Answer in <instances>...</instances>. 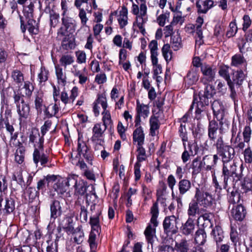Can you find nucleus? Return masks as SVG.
<instances>
[{
  "mask_svg": "<svg viewBox=\"0 0 252 252\" xmlns=\"http://www.w3.org/2000/svg\"><path fill=\"white\" fill-rule=\"evenodd\" d=\"M247 77V69H238L232 70L228 86L230 91V97L234 104L238 101L237 89L240 87Z\"/></svg>",
  "mask_w": 252,
  "mask_h": 252,
  "instance_id": "obj_1",
  "label": "nucleus"
},
{
  "mask_svg": "<svg viewBox=\"0 0 252 252\" xmlns=\"http://www.w3.org/2000/svg\"><path fill=\"white\" fill-rule=\"evenodd\" d=\"M221 177L223 180V188L226 189L229 184L235 180L237 182L241 180L242 177L241 169L238 172L234 161L223 163Z\"/></svg>",
  "mask_w": 252,
  "mask_h": 252,
  "instance_id": "obj_2",
  "label": "nucleus"
},
{
  "mask_svg": "<svg viewBox=\"0 0 252 252\" xmlns=\"http://www.w3.org/2000/svg\"><path fill=\"white\" fill-rule=\"evenodd\" d=\"M151 213L152 214V218L150 221L151 223L153 224L154 227L152 226L151 224H149L144 231V234L148 243L152 244L154 241L153 238L156 233V230L154 227H157L158 225L157 218L159 211L157 202H155L151 207Z\"/></svg>",
  "mask_w": 252,
  "mask_h": 252,
  "instance_id": "obj_3",
  "label": "nucleus"
},
{
  "mask_svg": "<svg viewBox=\"0 0 252 252\" xmlns=\"http://www.w3.org/2000/svg\"><path fill=\"white\" fill-rule=\"evenodd\" d=\"M20 20V28L23 33H25L27 29L31 35H36L39 32L38 24L33 19V12H32L31 16L28 17L25 16L27 20V24H25L23 16H22L19 11H17Z\"/></svg>",
  "mask_w": 252,
  "mask_h": 252,
  "instance_id": "obj_4",
  "label": "nucleus"
},
{
  "mask_svg": "<svg viewBox=\"0 0 252 252\" xmlns=\"http://www.w3.org/2000/svg\"><path fill=\"white\" fill-rule=\"evenodd\" d=\"M195 201L201 206L207 207L212 204L213 197L208 192L205 191L202 189L196 188L194 195Z\"/></svg>",
  "mask_w": 252,
  "mask_h": 252,
  "instance_id": "obj_5",
  "label": "nucleus"
},
{
  "mask_svg": "<svg viewBox=\"0 0 252 252\" xmlns=\"http://www.w3.org/2000/svg\"><path fill=\"white\" fill-rule=\"evenodd\" d=\"M203 84L205 86L204 90L199 92L197 98L198 102L208 105L211 102L210 99L216 94V91L214 87L210 83Z\"/></svg>",
  "mask_w": 252,
  "mask_h": 252,
  "instance_id": "obj_6",
  "label": "nucleus"
},
{
  "mask_svg": "<svg viewBox=\"0 0 252 252\" xmlns=\"http://www.w3.org/2000/svg\"><path fill=\"white\" fill-rule=\"evenodd\" d=\"M62 27L60 29V32L62 35H65L66 33H73L76 26L75 20L67 15L62 16Z\"/></svg>",
  "mask_w": 252,
  "mask_h": 252,
  "instance_id": "obj_7",
  "label": "nucleus"
},
{
  "mask_svg": "<svg viewBox=\"0 0 252 252\" xmlns=\"http://www.w3.org/2000/svg\"><path fill=\"white\" fill-rule=\"evenodd\" d=\"M3 201V194L0 195V214L3 213L4 215L7 216L13 213L15 209V201L11 197L5 198L4 203L2 205Z\"/></svg>",
  "mask_w": 252,
  "mask_h": 252,
  "instance_id": "obj_8",
  "label": "nucleus"
},
{
  "mask_svg": "<svg viewBox=\"0 0 252 252\" xmlns=\"http://www.w3.org/2000/svg\"><path fill=\"white\" fill-rule=\"evenodd\" d=\"M200 69L203 75L201 79V82L203 84L212 83L214 81L216 75V70L212 66L206 63H204L201 66Z\"/></svg>",
  "mask_w": 252,
  "mask_h": 252,
  "instance_id": "obj_9",
  "label": "nucleus"
},
{
  "mask_svg": "<svg viewBox=\"0 0 252 252\" xmlns=\"http://www.w3.org/2000/svg\"><path fill=\"white\" fill-rule=\"evenodd\" d=\"M37 129H33L29 135V142L33 144L34 149L43 150L44 138Z\"/></svg>",
  "mask_w": 252,
  "mask_h": 252,
  "instance_id": "obj_10",
  "label": "nucleus"
},
{
  "mask_svg": "<svg viewBox=\"0 0 252 252\" xmlns=\"http://www.w3.org/2000/svg\"><path fill=\"white\" fill-rule=\"evenodd\" d=\"M206 106L208 105L202 104L201 102H198L197 97L194 95L193 100L189 111H190L193 107H195L196 108L195 118L197 120H201L203 117L205 116L206 114L205 112V108Z\"/></svg>",
  "mask_w": 252,
  "mask_h": 252,
  "instance_id": "obj_11",
  "label": "nucleus"
},
{
  "mask_svg": "<svg viewBox=\"0 0 252 252\" xmlns=\"http://www.w3.org/2000/svg\"><path fill=\"white\" fill-rule=\"evenodd\" d=\"M211 106L214 116L220 124H222L224 116V109L222 102L219 100H215L212 102Z\"/></svg>",
  "mask_w": 252,
  "mask_h": 252,
  "instance_id": "obj_12",
  "label": "nucleus"
},
{
  "mask_svg": "<svg viewBox=\"0 0 252 252\" xmlns=\"http://www.w3.org/2000/svg\"><path fill=\"white\" fill-rule=\"evenodd\" d=\"M147 21L148 16L147 15L146 8L144 5H142L141 6V9H140V14L136 16L135 22L141 32L143 34L145 32L144 25Z\"/></svg>",
  "mask_w": 252,
  "mask_h": 252,
  "instance_id": "obj_13",
  "label": "nucleus"
},
{
  "mask_svg": "<svg viewBox=\"0 0 252 252\" xmlns=\"http://www.w3.org/2000/svg\"><path fill=\"white\" fill-rule=\"evenodd\" d=\"M247 61L241 54H236L231 59L230 65L237 68H242V69H247Z\"/></svg>",
  "mask_w": 252,
  "mask_h": 252,
  "instance_id": "obj_14",
  "label": "nucleus"
},
{
  "mask_svg": "<svg viewBox=\"0 0 252 252\" xmlns=\"http://www.w3.org/2000/svg\"><path fill=\"white\" fill-rule=\"evenodd\" d=\"M235 151L233 148L229 146H224L223 148L217 151V154L221 157L223 163L232 161Z\"/></svg>",
  "mask_w": 252,
  "mask_h": 252,
  "instance_id": "obj_15",
  "label": "nucleus"
},
{
  "mask_svg": "<svg viewBox=\"0 0 252 252\" xmlns=\"http://www.w3.org/2000/svg\"><path fill=\"white\" fill-rule=\"evenodd\" d=\"M246 214V209L241 204L234 206L231 211V216L236 220H243Z\"/></svg>",
  "mask_w": 252,
  "mask_h": 252,
  "instance_id": "obj_16",
  "label": "nucleus"
},
{
  "mask_svg": "<svg viewBox=\"0 0 252 252\" xmlns=\"http://www.w3.org/2000/svg\"><path fill=\"white\" fill-rule=\"evenodd\" d=\"M50 220H55L58 217L60 216L63 212L61 202L58 200H53L50 205Z\"/></svg>",
  "mask_w": 252,
  "mask_h": 252,
  "instance_id": "obj_17",
  "label": "nucleus"
},
{
  "mask_svg": "<svg viewBox=\"0 0 252 252\" xmlns=\"http://www.w3.org/2000/svg\"><path fill=\"white\" fill-rule=\"evenodd\" d=\"M196 6L198 13L206 14L214 6L212 0H196Z\"/></svg>",
  "mask_w": 252,
  "mask_h": 252,
  "instance_id": "obj_18",
  "label": "nucleus"
},
{
  "mask_svg": "<svg viewBox=\"0 0 252 252\" xmlns=\"http://www.w3.org/2000/svg\"><path fill=\"white\" fill-rule=\"evenodd\" d=\"M176 224H177V218L174 216H171L166 217L163 222V226L164 231L166 232H176Z\"/></svg>",
  "mask_w": 252,
  "mask_h": 252,
  "instance_id": "obj_19",
  "label": "nucleus"
},
{
  "mask_svg": "<svg viewBox=\"0 0 252 252\" xmlns=\"http://www.w3.org/2000/svg\"><path fill=\"white\" fill-rule=\"evenodd\" d=\"M17 3L23 5V12L24 16L29 17L31 16L32 12L34 11V3L35 0H18Z\"/></svg>",
  "mask_w": 252,
  "mask_h": 252,
  "instance_id": "obj_20",
  "label": "nucleus"
},
{
  "mask_svg": "<svg viewBox=\"0 0 252 252\" xmlns=\"http://www.w3.org/2000/svg\"><path fill=\"white\" fill-rule=\"evenodd\" d=\"M4 117H2V116L0 118V132L1 133L0 134V136L2 140L6 142V137L5 134L3 132V129H4V127L5 126V124L4 123V121H7L9 123H15L14 121L10 120V119H11V110L9 109H7L5 111L4 113Z\"/></svg>",
  "mask_w": 252,
  "mask_h": 252,
  "instance_id": "obj_21",
  "label": "nucleus"
},
{
  "mask_svg": "<svg viewBox=\"0 0 252 252\" xmlns=\"http://www.w3.org/2000/svg\"><path fill=\"white\" fill-rule=\"evenodd\" d=\"M43 150L34 149L33 153V160L34 163L37 166L40 162L41 165L45 166L49 160V157L44 153H41L40 151Z\"/></svg>",
  "mask_w": 252,
  "mask_h": 252,
  "instance_id": "obj_22",
  "label": "nucleus"
},
{
  "mask_svg": "<svg viewBox=\"0 0 252 252\" xmlns=\"http://www.w3.org/2000/svg\"><path fill=\"white\" fill-rule=\"evenodd\" d=\"M77 151L78 154L80 156L82 155L87 162L92 161V156L89 151V148L84 142L80 141L79 139H78V142Z\"/></svg>",
  "mask_w": 252,
  "mask_h": 252,
  "instance_id": "obj_23",
  "label": "nucleus"
},
{
  "mask_svg": "<svg viewBox=\"0 0 252 252\" xmlns=\"http://www.w3.org/2000/svg\"><path fill=\"white\" fill-rule=\"evenodd\" d=\"M4 123L5 124V126L4 127V128L5 129L6 131L10 135L9 145L11 146V144H12L13 142H16L18 135V132L15 131V129L14 127L15 123H9L6 120V121H4Z\"/></svg>",
  "mask_w": 252,
  "mask_h": 252,
  "instance_id": "obj_24",
  "label": "nucleus"
},
{
  "mask_svg": "<svg viewBox=\"0 0 252 252\" xmlns=\"http://www.w3.org/2000/svg\"><path fill=\"white\" fill-rule=\"evenodd\" d=\"M17 111L19 115V120L20 122L27 119L30 114V108L28 104L24 103L16 106Z\"/></svg>",
  "mask_w": 252,
  "mask_h": 252,
  "instance_id": "obj_25",
  "label": "nucleus"
},
{
  "mask_svg": "<svg viewBox=\"0 0 252 252\" xmlns=\"http://www.w3.org/2000/svg\"><path fill=\"white\" fill-rule=\"evenodd\" d=\"M191 243L185 239L175 243V250L176 252H191Z\"/></svg>",
  "mask_w": 252,
  "mask_h": 252,
  "instance_id": "obj_26",
  "label": "nucleus"
},
{
  "mask_svg": "<svg viewBox=\"0 0 252 252\" xmlns=\"http://www.w3.org/2000/svg\"><path fill=\"white\" fill-rule=\"evenodd\" d=\"M194 228V220L192 218L189 217L187 221L181 227V230L183 234L189 235L193 233Z\"/></svg>",
  "mask_w": 252,
  "mask_h": 252,
  "instance_id": "obj_27",
  "label": "nucleus"
},
{
  "mask_svg": "<svg viewBox=\"0 0 252 252\" xmlns=\"http://www.w3.org/2000/svg\"><path fill=\"white\" fill-rule=\"evenodd\" d=\"M214 217V216L213 213H206L198 217L197 220L198 222L201 220L204 221L203 223L202 224L204 228L207 227L212 228L213 225L212 220Z\"/></svg>",
  "mask_w": 252,
  "mask_h": 252,
  "instance_id": "obj_28",
  "label": "nucleus"
},
{
  "mask_svg": "<svg viewBox=\"0 0 252 252\" xmlns=\"http://www.w3.org/2000/svg\"><path fill=\"white\" fill-rule=\"evenodd\" d=\"M211 235L213 236L217 246H218V244L222 241L224 237L222 229L219 225H216L212 229Z\"/></svg>",
  "mask_w": 252,
  "mask_h": 252,
  "instance_id": "obj_29",
  "label": "nucleus"
},
{
  "mask_svg": "<svg viewBox=\"0 0 252 252\" xmlns=\"http://www.w3.org/2000/svg\"><path fill=\"white\" fill-rule=\"evenodd\" d=\"M180 195L183 196L189 191L191 187V182L187 179H181L178 184Z\"/></svg>",
  "mask_w": 252,
  "mask_h": 252,
  "instance_id": "obj_30",
  "label": "nucleus"
},
{
  "mask_svg": "<svg viewBox=\"0 0 252 252\" xmlns=\"http://www.w3.org/2000/svg\"><path fill=\"white\" fill-rule=\"evenodd\" d=\"M45 12L49 13L50 17V25L51 27L55 28L59 23V14L53 9H50V7H46Z\"/></svg>",
  "mask_w": 252,
  "mask_h": 252,
  "instance_id": "obj_31",
  "label": "nucleus"
},
{
  "mask_svg": "<svg viewBox=\"0 0 252 252\" xmlns=\"http://www.w3.org/2000/svg\"><path fill=\"white\" fill-rule=\"evenodd\" d=\"M127 13L126 7L125 6H123L118 19L120 27L121 29L124 28L127 24Z\"/></svg>",
  "mask_w": 252,
  "mask_h": 252,
  "instance_id": "obj_32",
  "label": "nucleus"
},
{
  "mask_svg": "<svg viewBox=\"0 0 252 252\" xmlns=\"http://www.w3.org/2000/svg\"><path fill=\"white\" fill-rule=\"evenodd\" d=\"M218 129V123L215 120L210 121L208 126V137L210 141H214L216 138V134Z\"/></svg>",
  "mask_w": 252,
  "mask_h": 252,
  "instance_id": "obj_33",
  "label": "nucleus"
},
{
  "mask_svg": "<svg viewBox=\"0 0 252 252\" xmlns=\"http://www.w3.org/2000/svg\"><path fill=\"white\" fill-rule=\"evenodd\" d=\"M136 110L137 114L144 118L147 117L149 114V106L147 105L140 103L138 100L136 101Z\"/></svg>",
  "mask_w": 252,
  "mask_h": 252,
  "instance_id": "obj_34",
  "label": "nucleus"
},
{
  "mask_svg": "<svg viewBox=\"0 0 252 252\" xmlns=\"http://www.w3.org/2000/svg\"><path fill=\"white\" fill-rule=\"evenodd\" d=\"M133 139L135 142H137L138 146L143 145L144 141V134L142 127L139 126L133 131Z\"/></svg>",
  "mask_w": 252,
  "mask_h": 252,
  "instance_id": "obj_35",
  "label": "nucleus"
},
{
  "mask_svg": "<svg viewBox=\"0 0 252 252\" xmlns=\"http://www.w3.org/2000/svg\"><path fill=\"white\" fill-rule=\"evenodd\" d=\"M207 235L203 229H199L195 232L194 240L198 246L203 245L206 241Z\"/></svg>",
  "mask_w": 252,
  "mask_h": 252,
  "instance_id": "obj_36",
  "label": "nucleus"
},
{
  "mask_svg": "<svg viewBox=\"0 0 252 252\" xmlns=\"http://www.w3.org/2000/svg\"><path fill=\"white\" fill-rule=\"evenodd\" d=\"M199 77L197 68H193L188 72L185 80L189 81V84L192 85L198 81Z\"/></svg>",
  "mask_w": 252,
  "mask_h": 252,
  "instance_id": "obj_37",
  "label": "nucleus"
},
{
  "mask_svg": "<svg viewBox=\"0 0 252 252\" xmlns=\"http://www.w3.org/2000/svg\"><path fill=\"white\" fill-rule=\"evenodd\" d=\"M11 78L14 82L20 87L24 81V76L23 73L19 70L15 69L11 72Z\"/></svg>",
  "mask_w": 252,
  "mask_h": 252,
  "instance_id": "obj_38",
  "label": "nucleus"
},
{
  "mask_svg": "<svg viewBox=\"0 0 252 252\" xmlns=\"http://www.w3.org/2000/svg\"><path fill=\"white\" fill-rule=\"evenodd\" d=\"M149 123L150 125V132L152 135L154 136L156 134V130L159 129L160 125L158 120V116H152L150 119Z\"/></svg>",
  "mask_w": 252,
  "mask_h": 252,
  "instance_id": "obj_39",
  "label": "nucleus"
},
{
  "mask_svg": "<svg viewBox=\"0 0 252 252\" xmlns=\"http://www.w3.org/2000/svg\"><path fill=\"white\" fill-rule=\"evenodd\" d=\"M55 71L58 83H61L63 86H64L66 83L65 72H63V68L58 65L55 66Z\"/></svg>",
  "mask_w": 252,
  "mask_h": 252,
  "instance_id": "obj_40",
  "label": "nucleus"
},
{
  "mask_svg": "<svg viewBox=\"0 0 252 252\" xmlns=\"http://www.w3.org/2000/svg\"><path fill=\"white\" fill-rule=\"evenodd\" d=\"M198 205L194 200H192L189 203L187 212L189 217L192 218L195 216L199 210Z\"/></svg>",
  "mask_w": 252,
  "mask_h": 252,
  "instance_id": "obj_41",
  "label": "nucleus"
},
{
  "mask_svg": "<svg viewBox=\"0 0 252 252\" xmlns=\"http://www.w3.org/2000/svg\"><path fill=\"white\" fill-rule=\"evenodd\" d=\"M229 66L226 65L220 66L219 67V74L220 76L223 78L227 82V84H228L231 75L229 73Z\"/></svg>",
  "mask_w": 252,
  "mask_h": 252,
  "instance_id": "obj_42",
  "label": "nucleus"
},
{
  "mask_svg": "<svg viewBox=\"0 0 252 252\" xmlns=\"http://www.w3.org/2000/svg\"><path fill=\"white\" fill-rule=\"evenodd\" d=\"M66 187L67 186L65 185L63 179L59 180L53 186V188L58 193L61 194L66 191Z\"/></svg>",
  "mask_w": 252,
  "mask_h": 252,
  "instance_id": "obj_43",
  "label": "nucleus"
},
{
  "mask_svg": "<svg viewBox=\"0 0 252 252\" xmlns=\"http://www.w3.org/2000/svg\"><path fill=\"white\" fill-rule=\"evenodd\" d=\"M65 223L63 225V229L67 233H72L75 230L74 228L73 220L70 217H67L65 219Z\"/></svg>",
  "mask_w": 252,
  "mask_h": 252,
  "instance_id": "obj_44",
  "label": "nucleus"
},
{
  "mask_svg": "<svg viewBox=\"0 0 252 252\" xmlns=\"http://www.w3.org/2000/svg\"><path fill=\"white\" fill-rule=\"evenodd\" d=\"M191 168L192 169V174L193 175L197 174L203 168L202 161L199 160L197 158L194 159L192 162Z\"/></svg>",
  "mask_w": 252,
  "mask_h": 252,
  "instance_id": "obj_45",
  "label": "nucleus"
},
{
  "mask_svg": "<svg viewBox=\"0 0 252 252\" xmlns=\"http://www.w3.org/2000/svg\"><path fill=\"white\" fill-rule=\"evenodd\" d=\"M74 241L77 244H80L84 240V234L82 230L79 227L75 229L73 233Z\"/></svg>",
  "mask_w": 252,
  "mask_h": 252,
  "instance_id": "obj_46",
  "label": "nucleus"
},
{
  "mask_svg": "<svg viewBox=\"0 0 252 252\" xmlns=\"http://www.w3.org/2000/svg\"><path fill=\"white\" fill-rule=\"evenodd\" d=\"M106 128V126H104V128L102 129L100 124H96L93 128V135L92 137L102 138V135Z\"/></svg>",
  "mask_w": 252,
  "mask_h": 252,
  "instance_id": "obj_47",
  "label": "nucleus"
},
{
  "mask_svg": "<svg viewBox=\"0 0 252 252\" xmlns=\"http://www.w3.org/2000/svg\"><path fill=\"white\" fill-rule=\"evenodd\" d=\"M137 152L138 153V154L136 157V162L141 163V162L145 161L147 159V155L145 149L143 148L142 145H141L140 146H138Z\"/></svg>",
  "mask_w": 252,
  "mask_h": 252,
  "instance_id": "obj_48",
  "label": "nucleus"
},
{
  "mask_svg": "<svg viewBox=\"0 0 252 252\" xmlns=\"http://www.w3.org/2000/svg\"><path fill=\"white\" fill-rule=\"evenodd\" d=\"M23 88L25 90V96L30 98L34 90L32 84L29 81H25Z\"/></svg>",
  "mask_w": 252,
  "mask_h": 252,
  "instance_id": "obj_49",
  "label": "nucleus"
},
{
  "mask_svg": "<svg viewBox=\"0 0 252 252\" xmlns=\"http://www.w3.org/2000/svg\"><path fill=\"white\" fill-rule=\"evenodd\" d=\"M74 62L73 57L70 55H63L60 59V63L65 68L67 65L72 64Z\"/></svg>",
  "mask_w": 252,
  "mask_h": 252,
  "instance_id": "obj_50",
  "label": "nucleus"
},
{
  "mask_svg": "<svg viewBox=\"0 0 252 252\" xmlns=\"http://www.w3.org/2000/svg\"><path fill=\"white\" fill-rule=\"evenodd\" d=\"M59 111V108L56 104L50 105L46 108L45 113L48 117H52L55 115Z\"/></svg>",
  "mask_w": 252,
  "mask_h": 252,
  "instance_id": "obj_51",
  "label": "nucleus"
},
{
  "mask_svg": "<svg viewBox=\"0 0 252 252\" xmlns=\"http://www.w3.org/2000/svg\"><path fill=\"white\" fill-rule=\"evenodd\" d=\"M78 176L75 175L69 176L66 179H64V183L67 187L72 185L74 188L77 187L78 183H77Z\"/></svg>",
  "mask_w": 252,
  "mask_h": 252,
  "instance_id": "obj_52",
  "label": "nucleus"
},
{
  "mask_svg": "<svg viewBox=\"0 0 252 252\" xmlns=\"http://www.w3.org/2000/svg\"><path fill=\"white\" fill-rule=\"evenodd\" d=\"M87 188V184L83 181H79L77 187L75 188L76 192L81 195H83L86 192Z\"/></svg>",
  "mask_w": 252,
  "mask_h": 252,
  "instance_id": "obj_53",
  "label": "nucleus"
},
{
  "mask_svg": "<svg viewBox=\"0 0 252 252\" xmlns=\"http://www.w3.org/2000/svg\"><path fill=\"white\" fill-rule=\"evenodd\" d=\"M238 28L235 22H231L229 25V29L226 32V35L228 37L234 36L237 32Z\"/></svg>",
  "mask_w": 252,
  "mask_h": 252,
  "instance_id": "obj_54",
  "label": "nucleus"
},
{
  "mask_svg": "<svg viewBox=\"0 0 252 252\" xmlns=\"http://www.w3.org/2000/svg\"><path fill=\"white\" fill-rule=\"evenodd\" d=\"M181 38L178 35L171 36V43L172 47L175 51L178 50L181 47Z\"/></svg>",
  "mask_w": 252,
  "mask_h": 252,
  "instance_id": "obj_55",
  "label": "nucleus"
},
{
  "mask_svg": "<svg viewBox=\"0 0 252 252\" xmlns=\"http://www.w3.org/2000/svg\"><path fill=\"white\" fill-rule=\"evenodd\" d=\"M241 189L244 192L252 191V184L249 178H245L241 183Z\"/></svg>",
  "mask_w": 252,
  "mask_h": 252,
  "instance_id": "obj_56",
  "label": "nucleus"
},
{
  "mask_svg": "<svg viewBox=\"0 0 252 252\" xmlns=\"http://www.w3.org/2000/svg\"><path fill=\"white\" fill-rule=\"evenodd\" d=\"M24 94H21L18 92H16L15 91H14L13 98L14 99V103L16 104V106L24 103H25V101L24 99Z\"/></svg>",
  "mask_w": 252,
  "mask_h": 252,
  "instance_id": "obj_57",
  "label": "nucleus"
},
{
  "mask_svg": "<svg viewBox=\"0 0 252 252\" xmlns=\"http://www.w3.org/2000/svg\"><path fill=\"white\" fill-rule=\"evenodd\" d=\"M101 214V211L99 209H97V212L95 215L91 217L90 223L91 226L100 225L99 224V216Z\"/></svg>",
  "mask_w": 252,
  "mask_h": 252,
  "instance_id": "obj_58",
  "label": "nucleus"
},
{
  "mask_svg": "<svg viewBox=\"0 0 252 252\" xmlns=\"http://www.w3.org/2000/svg\"><path fill=\"white\" fill-rule=\"evenodd\" d=\"M241 195L237 191H232L229 197V202L232 204L240 202Z\"/></svg>",
  "mask_w": 252,
  "mask_h": 252,
  "instance_id": "obj_59",
  "label": "nucleus"
},
{
  "mask_svg": "<svg viewBox=\"0 0 252 252\" xmlns=\"http://www.w3.org/2000/svg\"><path fill=\"white\" fill-rule=\"evenodd\" d=\"M91 140L94 145V149L95 150H100L102 148L104 149L103 147L104 141L101 137H92Z\"/></svg>",
  "mask_w": 252,
  "mask_h": 252,
  "instance_id": "obj_60",
  "label": "nucleus"
},
{
  "mask_svg": "<svg viewBox=\"0 0 252 252\" xmlns=\"http://www.w3.org/2000/svg\"><path fill=\"white\" fill-rule=\"evenodd\" d=\"M43 99L42 96L40 94L36 95L34 103L35 107L38 113H41L42 112V106L43 105Z\"/></svg>",
  "mask_w": 252,
  "mask_h": 252,
  "instance_id": "obj_61",
  "label": "nucleus"
},
{
  "mask_svg": "<svg viewBox=\"0 0 252 252\" xmlns=\"http://www.w3.org/2000/svg\"><path fill=\"white\" fill-rule=\"evenodd\" d=\"M103 115L102 121L104 126H107V125H110L112 123L111 115L108 110L103 111L102 113Z\"/></svg>",
  "mask_w": 252,
  "mask_h": 252,
  "instance_id": "obj_62",
  "label": "nucleus"
},
{
  "mask_svg": "<svg viewBox=\"0 0 252 252\" xmlns=\"http://www.w3.org/2000/svg\"><path fill=\"white\" fill-rule=\"evenodd\" d=\"M25 193L29 197L30 201H32L36 196L37 191L32 187H29L26 189Z\"/></svg>",
  "mask_w": 252,
  "mask_h": 252,
  "instance_id": "obj_63",
  "label": "nucleus"
},
{
  "mask_svg": "<svg viewBox=\"0 0 252 252\" xmlns=\"http://www.w3.org/2000/svg\"><path fill=\"white\" fill-rule=\"evenodd\" d=\"M46 252H58V244L56 242L48 241Z\"/></svg>",
  "mask_w": 252,
  "mask_h": 252,
  "instance_id": "obj_64",
  "label": "nucleus"
}]
</instances>
